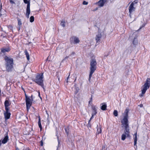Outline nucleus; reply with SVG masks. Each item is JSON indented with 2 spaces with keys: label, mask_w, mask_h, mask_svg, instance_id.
Instances as JSON below:
<instances>
[{
  "label": "nucleus",
  "mask_w": 150,
  "mask_h": 150,
  "mask_svg": "<svg viewBox=\"0 0 150 150\" xmlns=\"http://www.w3.org/2000/svg\"><path fill=\"white\" fill-rule=\"evenodd\" d=\"M43 74H39L36 76L34 80L37 84L41 86L42 88L43 87Z\"/></svg>",
  "instance_id": "39448f33"
},
{
  "label": "nucleus",
  "mask_w": 150,
  "mask_h": 150,
  "mask_svg": "<svg viewBox=\"0 0 150 150\" xmlns=\"http://www.w3.org/2000/svg\"><path fill=\"white\" fill-rule=\"evenodd\" d=\"M65 132H66V133H67V134H68V133H69V128L68 127H67L65 128Z\"/></svg>",
  "instance_id": "bb28decb"
},
{
  "label": "nucleus",
  "mask_w": 150,
  "mask_h": 150,
  "mask_svg": "<svg viewBox=\"0 0 150 150\" xmlns=\"http://www.w3.org/2000/svg\"><path fill=\"white\" fill-rule=\"evenodd\" d=\"M71 38L74 40V44L78 43L80 42V40L77 37L74 36L72 37Z\"/></svg>",
  "instance_id": "2eb2a0df"
},
{
  "label": "nucleus",
  "mask_w": 150,
  "mask_h": 150,
  "mask_svg": "<svg viewBox=\"0 0 150 150\" xmlns=\"http://www.w3.org/2000/svg\"><path fill=\"white\" fill-rule=\"evenodd\" d=\"M58 138V147H59L60 146V141L58 139V137H57ZM58 147L57 148V149H58Z\"/></svg>",
  "instance_id": "7c9ffc66"
},
{
  "label": "nucleus",
  "mask_w": 150,
  "mask_h": 150,
  "mask_svg": "<svg viewBox=\"0 0 150 150\" xmlns=\"http://www.w3.org/2000/svg\"><path fill=\"white\" fill-rule=\"evenodd\" d=\"M138 2L137 0H135L131 4H132L134 5V4L137 3Z\"/></svg>",
  "instance_id": "cd10ccee"
},
{
  "label": "nucleus",
  "mask_w": 150,
  "mask_h": 150,
  "mask_svg": "<svg viewBox=\"0 0 150 150\" xmlns=\"http://www.w3.org/2000/svg\"><path fill=\"white\" fill-rule=\"evenodd\" d=\"M25 97L26 100L28 98H29L27 96L25 93Z\"/></svg>",
  "instance_id": "e433bc0d"
},
{
  "label": "nucleus",
  "mask_w": 150,
  "mask_h": 150,
  "mask_svg": "<svg viewBox=\"0 0 150 150\" xmlns=\"http://www.w3.org/2000/svg\"><path fill=\"white\" fill-rule=\"evenodd\" d=\"M24 2L26 4H27L26 9V16L27 18H29V15L30 13V2L28 0H23Z\"/></svg>",
  "instance_id": "0eeeda50"
},
{
  "label": "nucleus",
  "mask_w": 150,
  "mask_h": 150,
  "mask_svg": "<svg viewBox=\"0 0 150 150\" xmlns=\"http://www.w3.org/2000/svg\"><path fill=\"white\" fill-rule=\"evenodd\" d=\"M4 59L6 62V67L7 71L8 72L11 71L13 68V58L10 57L5 56Z\"/></svg>",
  "instance_id": "f257e3e1"
},
{
  "label": "nucleus",
  "mask_w": 150,
  "mask_h": 150,
  "mask_svg": "<svg viewBox=\"0 0 150 150\" xmlns=\"http://www.w3.org/2000/svg\"><path fill=\"white\" fill-rule=\"evenodd\" d=\"M18 21V25L19 26H21L22 25V23L21 22V20L19 18H17Z\"/></svg>",
  "instance_id": "4be33fe9"
},
{
  "label": "nucleus",
  "mask_w": 150,
  "mask_h": 150,
  "mask_svg": "<svg viewBox=\"0 0 150 150\" xmlns=\"http://www.w3.org/2000/svg\"><path fill=\"white\" fill-rule=\"evenodd\" d=\"M102 37V35L100 33H98L96 35V42H98L100 41V39Z\"/></svg>",
  "instance_id": "4468645a"
},
{
  "label": "nucleus",
  "mask_w": 150,
  "mask_h": 150,
  "mask_svg": "<svg viewBox=\"0 0 150 150\" xmlns=\"http://www.w3.org/2000/svg\"><path fill=\"white\" fill-rule=\"evenodd\" d=\"M20 27H19V30H20Z\"/></svg>",
  "instance_id": "37998d69"
},
{
  "label": "nucleus",
  "mask_w": 150,
  "mask_h": 150,
  "mask_svg": "<svg viewBox=\"0 0 150 150\" xmlns=\"http://www.w3.org/2000/svg\"><path fill=\"white\" fill-rule=\"evenodd\" d=\"M9 1L11 4H15L14 2V1H12V0H9Z\"/></svg>",
  "instance_id": "72a5a7b5"
},
{
  "label": "nucleus",
  "mask_w": 150,
  "mask_h": 150,
  "mask_svg": "<svg viewBox=\"0 0 150 150\" xmlns=\"http://www.w3.org/2000/svg\"><path fill=\"white\" fill-rule=\"evenodd\" d=\"M97 132H96V134H99L101 133L102 132V129H101V127L100 125L98 126L97 125Z\"/></svg>",
  "instance_id": "f3484780"
},
{
  "label": "nucleus",
  "mask_w": 150,
  "mask_h": 150,
  "mask_svg": "<svg viewBox=\"0 0 150 150\" xmlns=\"http://www.w3.org/2000/svg\"><path fill=\"white\" fill-rule=\"evenodd\" d=\"M25 54L26 56V57H27V60L29 61L30 60V56L29 54V53H28L26 50H25Z\"/></svg>",
  "instance_id": "6ab92c4d"
},
{
  "label": "nucleus",
  "mask_w": 150,
  "mask_h": 150,
  "mask_svg": "<svg viewBox=\"0 0 150 150\" xmlns=\"http://www.w3.org/2000/svg\"><path fill=\"white\" fill-rule=\"evenodd\" d=\"M92 108L93 109V111H96V109L95 106L92 107Z\"/></svg>",
  "instance_id": "2f4dec72"
},
{
  "label": "nucleus",
  "mask_w": 150,
  "mask_h": 150,
  "mask_svg": "<svg viewBox=\"0 0 150 150\" xmlns=\"http://www.w3.org/2000/svg\"><path fill=\"white\" fill-rule=\"evenodd\" d=\"M83 5H87L88 4V2H86V1H84L83 2Z\"/></svg>",
  "instance_id": "c756f323"
},
{
  "label": "nucleus",
  "mask_w": 150,
  "mask_h": 150,
  "mask_svg": "<svg viewBox=\"0 0 150 150\" xmlns=\"http://www.w3.org/2000/svg\"><path fill=\"white\" fill-rule=\"evenodd\" d=\"M65 22L64 21H62L61 23V25L63 27H65Z\"/></svg>",
  "instance_id": "a878e982"
},
{
  "label": "nucleus",
  "mask_w": 150,
  "mask_h": 150,
  "mask_svg": "<svg viewBox=\"0 0 150 150\" xmlns=\"http://www.w3.org/2000/svg\"><path fill=\"white\" fill-rule=\"evenodd\" d=\"M113 115L115 116H117L118 115V112L117 110H114L113 112Z\"/></svg>",
  "instance_id": "b1692460"
},
{
  "label": "nucleus",
  "mask_w": 150,
  "mask_h": 150,
  "mask_svg": "<svg viewBox=\"0 0 150 150\" xmlns=\"http://www.w3.org/2000/svg\"><path fill=\"white\" fill-rule=\"evenodd\" d=\"M137 38V36H135L134 37V40L133 41V43L134 45H136L137 43V42L136 41H135V40Z\"/></svg>",
  "instance_id": "393cba45"
},
{
  "label": "nucleus",
  "mask_w": 150,
  "mask_h": 150,
  "mask_svg": "<svg viewBox=\"0 0 150 150\" xmlns=\"http://www.w3.org/2000/svg\"><path fill=\"white\" fill-rule=\"evenodd\" d=\"M34 17L33 16H31L30 18V22L31 23H32L34 21Z\"/></svg>",
  "instance_id": "5701e85b"
},
{
  "label": "nucleus",
  "mask_w": 150,
  "mask_h": 150,
  "mask_svg": "<svg viewBox=\"0 0 150 150\" xmlns=\"http://www.w3.org/2000/svg\"><path fill=\"white\" fill-rule=\"evenodd\" d=\"M98 9L97 8H96V9L95 10H97Z\"/></svg>",
  "instance_id": "a18cd8bd"
},
{
  "label": "nucleus",
  "mask_w": 150,
  "mask_h": 150,
  "mask_svg": "<svg viewBox=\"0 0 150 150\" xmlns=\"http://www.w3.org/2000/svg\"><path fill=\"white\" fill-rule=\"evenodd\" d=\"M92 96H91V101H92Z\"/></svg>",
  "instance_id": "79ce46f5"
},
{
  "label": "nucleus",
  "mask_w": 150,
  "mask_h": 150,
  "mask_svg": "<svg viewBox=\"0 0 150 150\" xmlns=\"http://www.w3.org/2000/svg\"><path fill=\"white\" fill-rule=\"evenodd\" d=\"M9 111V110H6V112H4V114L6 120L9 119L10 117L11 113Z\"/></svg>",
  "instance_id": "9b49d317"
},
{
  "label": "nucleus",
  "mask_w": 150,
  "mask_h": 150,
  "mask_svg": "<svg viewBox=\"0 0 150 150\" xmlns=\"http://www.w3.org/2000/svg\"><path fill=\"white\" fill-rule=\"evenodd\" d=\"M79 88H76V91L75 92V94H76L77 93L79 92Z\"/></svg>",
  "instance_id": "473e14b6"
},
{
  "label": "nucleus",
  "mask_w": 150,
  "mask_h": 150,
  "mask_svg": "<svg viewBox=\"0 0 150 150\" xmlns=\"http://www.w3.org/2000/svg\"><path fill=\"white\" fill-rule=\"evenodd\" d=\"M93 116H94V115H92V116L91 117V118H90L89 120V122H88V123L89 124V122H90L91 120L93 118Z\"/></svg>",
  "instance_id": "f704fd0d"
},
{
  "label": "nucleus",
  "mask_w": 150,
  "mask_h": 150,
  "mask_svg": "<svg viewBox=\"0 0 150 150\" xmlns=\"http://www.w3.org/2000/svg\"><path fill=\"white\" fill-rule=\"evenodd\" d=\"M97 113L96 111H93L92 115H95Z\"/></svg>",
  "instance_id": "c85d7f7f"
},
{
  "label": "nucleus",
  "mask_w": 150,
  "mask_h": 150,
  "mask_svg": "<svg viewBox=\"0 0 150 150\" xmlns=\"http://www.w3.org/2000/svg\"><path fill=\"white\" fill-rule=\"evenodd\" d=\"M125 128L124 133L122 135L121 139L124 140L127 137H129V125H122Z\"/></svg>",
  "instance_id": "20e7f679"
},
{
  "label": "nucleus",
  "mask_w": 150,
  "mask_h": 150,
  "mask_svg": "<svg viewBox=\"0 0 150 150\" xmlns=\"http://www.w3.org/2000/svg\"><path fill=\"white\" fill-rule=\"evenodd\" d=\"M38 124L39 127L40 128V129H41L42 128V127L41 125L40 119V116L39 117V120L38 122Z\"/></svg>",
  "instance_id": "412c9836"
},
{
  "label": "nucleus",
  "mask_w": 150,
  "mask_h": 150,
  "mask_svg": "<svg viewBox=\"0 0 150 150\" xmlns=\"http://www.w3.org/2000/svg\"><path fill=\"white\" fill-rule=\"evenodd\" d=\"M97 63L96 60L94 59H92L90 62V71L89 78V81L90 82L91 78L92 76L93 73L96 70V69Z\"/></svg>",
  "instance_id": "f03ea898"
},
{
  "label": "nucleus",
  "mask_w": 150,
  "mask_h": 150,
  "mask_svg": "<svg viewBox=\"0 0 150 150\" xmlns=\"http://www.w3.org/2000/svg\"><path fill=\"white\" fill-rule=\"evenodd\" d=\"M69 76H68V77L67 78V82H68V79L69 78Z\"/></svg>",
  "instance_id": "58836bf2"
},
{
  "label": "nucleus",
  "mask_w": 150,
  "mask_h": 150,
  "mask_svg": "<svg viewBox=\"0 0 150 150\" xmlns=\"http://www.w3.org/2000/svg\"><path fill=\"white\" fill-rule=\"evenodd\" d=\"M41 146H42L43 145V142H42V141H41Z\"/></svg>",
  "instance_id": "4c0bfd02"
},
{
  "label": "nucleus",
  "mask_w": 150,
  "mask_h": 150,
  "mask_svg": "<svg viewBox=\"0 0 150 150\" xmlns=\"http://www.w3.org/2000/svg\"><path fill=\"white\" fill-rule=\"evenodd\" d=\"M136 35V33H134L131 36V37H134V35ZM131 37V36L130 35L129 36V38H130Z\"/></svg>",
  "instance_id": "c9c22d12"
},
{
  "label": "nucleus",
  "mask_w": 150,
  "mask_h": 150,
  "mask_svg": "<svg viewBox=\"0 0 150 150\" xmlns=\"http://www.w3.org/2000/svg\"><path fill=\"white\" fill-rule=\"evenodd\" d=\"M102 105L100 106L101 109L103 110H105L106 109L107 107L106 104L105 103H103L101 104L100 105Z\"/></svg>",
  "instance_id": "dca6fc26"
},
{
  "label": "nucleus",
  "mask_w": 150,
  "mask_h": 150,
  "mask_svg": "<svg viewBox=\"0 0 150 150\" xmlns=\"http://www.w3.org/2000/svg\"><path fill=\"white\" fill-rule=\"evenodd\" d=\"M142 106H143V105H142L141 104V105H140V107H142Z\"/></svg>",
  "instance_id": "ea45409f"
},
{
  "label": "nucleus",
  "mask_w": 150,
  "mask_h": 150,
  "mask_svg": "<svg viewBox=\"0 0 150 150\" xmlns=\"http://www.w3.org/2000/svg\"><path fill=\"white\" fill-rule=\"evenodd\" d=\"M150 86V79H146V82L142 87V93L139 95L140 97H142L145 94L146 91L149 88Z\"/></svg>",
  "instance_id": "7ed1b4c3"
},
{
  "label": "nucleus",
  "mask_w": 150,
  "mask_h": 150,
  "mask_svg": "<svg viewBox=\"0 0 150 150\" xmlns=\"http://www.w3.org/2000/svg\"><path fill=\"white\" fill-rule=\"evenodd\" d=\"M129 111V109L127 108L124 112V116L123 119L121 120L122 125H129L128 120V113Z\"/></svg>",
  "instance_id": "423d86ee"
},
{
  "label": "nucleus",
  "mask_w": 150,
  "mask_h": 150,
  "mask_svg": "<svg viewBox=\"0 0 150 150\" xmlns=\"http://www.w3.org/2000/svg\"><path fill=\"white\" fill-rule=\"evenodd\" d=\"M10 51V49L9 48L3 47L1 49V52L5 53L6 52H8Z\"/></svg>",
  "instance_id": "ddd939ff"
},
{
  "label": "nucleus",
  "mask_w": 150,
  "mask_h": 150,
  "mask_svg": "<svg viewBox=\"0 0 150 150\" xmlns=\"http://www.w3.org/2000/svg\"><path fill=\"white\" fill-rule=\"evenodd\" d=\"M26 105L27 110L30 108V107L32 105V102L30 98H28L26 100Z\"/></svg>",
  "instance_id": "6e6552de"
},
{
  "label": "nucleus",
  "mask_w": 150,
  "mask_h": 150,
  "mask_svg": "<svg viewBox=\"0 0 150 150\" xmlns=\"http://www.w3.org/2000/svg\"><path fill=\"white\" fill-rule=\"evenodd\" d=\"M39 96L40 97V98H41V97H40V93L39 92Z\"/></svg>",
  "instance_id": "a19ab883"
},
{
  "label": "nucleus",
  "mask_w": 150,
  "mask_h": 150,
  "mask_svg": "<svg viewBox=\"0 0 150 150\" xmlns=\"http://www.w3.org/2000/svg\"><path fill=\"white\" fill-rule=\"evenodd\" d=\"M135 136V137L134 138V145L135 146L137 144V133H136L134 134Z\"/></svg>",
  "instance_id": "aec40b11"
},
{
  "label": "nucleus",
  "mask_w": 150,
  "mask_h": 150,
  "mask_svg": "<svg viewBox=\"0 0 150 150\" xmlns=\"http://www.w3.org/2000/svg\"><path fill=\"white\" fill-rule=\"evenodd\" d=\"M1 7H2V5H1Z\"/></svg>",
  "instance_id": "c03bdc74"
},
{
  "label": "nucleus",
  "mask_w": 150,
  "mask_h": 150,
  "mask_svg": "<svg viewBox=\"0 0 150 150\" xmlns=\"http://www.w3.org/2000/svg\"><path fill=\"white\" fill-rule=\"evenodd\" d=\"M8 140V136L7 135V134L6 135V136H5V137L4 138V139L2 141V144H5L6 143Z\"/></svg>",
  "instance_id": "a211bd4d"
},
{
  "label": "nucleus",
  "mask_w": 150,
  "mask_h": 150,
  "mask_svg": "<svg viewBox=\"0 0 150 150\" xmlns=\"http://www.w3.org/2000/svg\"><path fill=\"white\" fill-rule=\"evenodd\" d=\"M11 104V102L9 101L8 100H6L4 102V106L5 107V110H9V106Z\"/></svg>",
  "instance_id": "9d476101"
},
{
  "label": "nucleus",
  "mask_w": 150,
  "mask_h": 150,
  "mask_svg": "<svg viewBox=\"0 0 150 150\" xmlns=\"http://www.w3.org/2000/svg\"><path fill=\"white\" fill-rule=\"evenodd\" d=\"M135 8L134 6V5L132 4H131L129 7V15L130 16V14L132 13L135 11Z\"/></svg>",
  "instance_id": "f8f14e48"
},
{
  "label": "nucleus",
  "mask_w": 150,
  "mask_h": 150,
  "mask_svg": "<svg viewBox=\"0 0 150 150\" xmlns=\"http://www.w3.org/2000/svg\"><path fill=\"white\" fill-rule=\"evenodd\" d=\"M106 1V0H100L98 2L96 3V4H97L100 7H102L104 6Z\"/></svg>",
  "instance_id": "1a4fd4ad"
}]
</instances>
